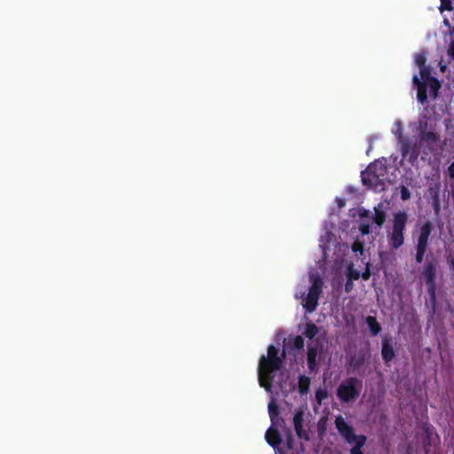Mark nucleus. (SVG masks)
<instances>
[{
  "instance_id": "obj_1",
  "label": "nucleus",
  "mask_w": 454,
  "mask_h": 454,
  "mask_svg": "<svg viewBox=\"0 0 454 454\" xmlns=\"http://www.w3.org/2000/svg\"><path fill=\"white\" fill-rule=\"evenodd\" d=\"M267 351V357L262 355L259 360L258 379L260 386L269 389L273 378L271 374L281 368L286 353L283 351V357H279L278 349L274 345H270Z\"/></svg>"
},
{
  "instance_id": "obj_2",
  "label": "nucleus",
  "mask_w": 454,
  "mask_h": 454,
  "mask_svg": "<svg viewBox=\"0 0 454 454\" xmlns=\"http://www.w3.org/2000/svg\"><path fill=\"white\" fill-rule=\"evenodd\" d=\"M408 222V215L404 211H397L393 214L391 228L387 232L390 246L397 249L404 243V231Z\"/></svg>"
},
{
  "instance_id": "obj_3",
  "label": "nucleus",
  "mask_w": 454,
  "mask_h": 454,
  "mask_svg": "<svg viewBox=\"0 0 454 454\" xmlns=\"http://www.w3.org/2000/svg\"><path fill=\"white\" fill-rule=\"evenodd\" d=\"M420 80L417 75L413 77V83L417 86L418 89V100L424 104L427 100V90L428 88L429 94L433 98L437 97V91L440 89L441 85L439 82L430 75L429 71L427 68H421Z\"/></svg>"
},
{
  "instance_id": "obj_4",
  "label": "nucleus",
  "mask_w": 454,
  "mask_h": 454,
  "mask_svg": "<svg viewBox=\"0 0 454 454\" xmlns=\"http://www.w3.org/2000/svg\"><path fill=\"white\" fill-rule=\"evenodd\" d=\"M311 286L309 289L307 297L302 302V306L309 313H312L317 309L318 299L323 290L324 282L319 275L313 274L310 276Z\"/></svg>"
},
{
  "instance_id": "obj_5",
  "label": "nucleus",
  "mask_w": 454,
  "mask_h": 454,
  "mask_svg": "<svg viewBox=\"0 0 454 454\" xmlns=\"http://www.w3.org/2000/svg\"><path fill=\"white\" fill-rule=\"evenodd\" d=\"M387 160L385 158L376 160L371 164V174L375 180L371 177V187L381 190L383 189L384 181L387 179Z\"/></svg>"
},
{
  "instance_id": "obj_6",
  "label": "nucleus",
  "mask_w": 454,
  "mask_h": 454,
  "mask_svg": "<svg viewBox=\"0 0 454 454\" xmlns=\"http://www.w3.org/2000/svg\"><path fill=\"white\" fill-rule=\"evenodd\" d=\"M358 381L355 378H349L345 382L341 383L337 389V396L343 403H348L355 400L359 395L357 388Z\"/></svg>"
},
{
  "instance_id": "obj_7",
  "label": "nucleus",
  "mask_w": 454,
  "mask_h": 454,
  "mask_svg": "<svg viewBox=\"0 0 454 454\" xmlns=\"http://www.w3.org/2000/svg\"><path fill=\"white\" fill-rule=\"evenodd\" d=\"M335 426L340 434L348 444H353L356 442L361 435H356L354 429L349 426L342 416H338L335 419Z\"/></svg>"
},
{
  "instance_id": "obj_8",
  "label": "nucleus",
  "mask_w": 454,
  "mask_h": 454,
  "mask_svg": "<svg viewBox=\"0 0 454 454\" xmlns=\"http://www.w3.org/2000/svg\"><path fill=\"white\" fill-rule=\"evenodd\" d=\"M435 263L433 262H427L424 266L422 274L426 279L428 293L431 294L434 302L435 301Z\"/></svg>"
},
{
  "instance_id": "obj_9",
  "label": "nucleus",
  "mask_w": 454,
  "mask_h": 454,
  "mask_svg": "<svg viewBox=\"0 0 454 454\" xmlns=\"http://www.w3.org/2000/svg\"><path fill=\"white\" fill-rule=\"evenodd\" d=\"M303 421H304V411L302 410H297L294 412L293 418V423L294 427V430L296 435L306 442L309 441L310 436L309 431L303 428Z\"/></svg>"
},
{
  "instance_id": "obj_10",
  "label": "nucleus",
  "mask_w": 454,
  "mask_h": 454,
  "mask_svg": "<svg viewBox=\"0 0 454 454\" xmlns=\"http://www.w3.org/2000/svg\"><path fill=\"white\" fill-rule=\"evenodd\" d=\"M431 231L432 223L430 222L425 223L420 228L416 248L427 250Z\"/></svg>"
},
{
  "instance_id": "obj_11",
  "label": "nucleus",
  "mask_w": 454,
  "mask_h": 454,
  "mask_svg": "<svg viewBox=\"0 0 454 454\" xmlns=\"http://www.w3.org/2000/svg\"><path fill=\"white\" fill-rule=\"evenodd\" d=\"M388 210V203H380L377 207H374V216L373 221L379 226H381L387 215V211Z\"/></svg>"
},
{
  "instance_id": "obj_12",
  "label": "nucleus",
  "mask_w": 454,
  "mask_h": 454,
  "mask_svg": "<svg viewBox=\"0 0 454 454\" xmlns=\"http://www.w3.org/2000/svg\"><path fill=\"white\" fill-rule=\"evenodd\" d=\"M265 440L271 447H278L282 439L278 429L270 427L265 434Z\"/></svg>"
},
{
  "instance_id": "obj_13",
  "label": "nucleus",
  "mask_w": 454,
  "mask_h": 454,
  "mask_svg": "<svg viewBox=\"0 0 454 454\" xmlns=\"http://www.w3.org/2000/svg\"><path fill=\"white\" fill-rule=\"evenodd\" d=\"M318 354L317 346H309L307 351V362L308 367L310 372H313L317 368V356Z\"/></svg>"
},
{
  "instance_id": "obj_14",
  "label": "nucleus",
  "mask_w": 454,
  "mask_h": 454,
  "mask_svg": "<svg viewBox=\"0 0 454 454\" xmlns=\"http://www.w3.org/2000/svg\"><path fill=\"white\" fill-rule=\"evenodd\" d=\"M419 140L428 145L436 144L440 140V136L434 130H424L419 134Z\"/></svg>"
},
{
  "instance_id": "obj_15",
  "label": "nucleus",
  "mask_w": 454,
  "mask_h": 454,
  "mask_svg": "<svg viewBox=\"0 0 454 454\" xmlns=\"http://www.w3.org/2000/svg\"><path fill=\"white\" fill-rule=\"evenodd\" d=\"M381 354L386 362L390 361L394 356V349L391 341L385 339L382 342Z\"/></svg>"
},
{
  "instance_id": "obj_16",
  "label": "nucleus",
  "mask_w": 454,
  "mask_h": 454,
  "mask_svg": "<svg viewBox=\"0 0 454 454\" xmlns=\"http://www.w3.org/2000/svg\"><path fill=\"white\" fill-rule=\"evenodd\" d=\"M310 386V379L305 375H301L298 380L299 393L303 395L308 394Z\"/></svg>"
},
{
  "instance_id": "obj_17",
  "label": "nucleus",
  "mask_w": 454,
  "mask_h": 454,
  "mask_svg": "<svg viewBox=\"0 0 454 454\" xmlns=\"http://www.w3.org/2000/svg\"><path fill=\"white\" fill-rule=\"evenodd\" d=\"M318 333L317 326L313 322H308L305 325L303 334L309 338L313 339Z\"/></svg>"
},
{
  "instance_id": "obj_18",
  "label": "nucleus",
  "mask_w": 454,
  "mask_h": 454,
  "mask_svg": "<svg viewBox=\"0 0 454 454\" xmlns=\"http://www.w3.org/2000/svg\"><path fill=\"white\" fill-rule=\"evenodd\" d=\"M365 441V436H360L359 439L353 443L354 446L350 450L351 454H363L361 448L364 444Z\"/></svg>"
},
{
  "instance_id": "obj_19",
  "label": "nucleus",
  "mask_w": 454,
  "mask_h": 454,
  "mask_svg": "<svg viewBox=\"0 0 454 454\" xmlns=\"http://www.w3.org/2000/svg\"><path fill=\"white\" fill-rule=\"evenodd\" d=\"M269 414L272 423L275 418L278 415V408L274 401H271L268 405Z\"/></svg>"
},
{
  "instance_id": "obj_20",
  "label": "nucleus",
  "mask_w": 454,
  "mask_h": 454,
  "mask_svg": "<svg viewBox=\"0 0 454 454\" xmlns=\"http://www.w3.org/2000/svg\"><path fill=\"white\" fill-rule=\"evenodd\" d=\"M347 277L353 280H356L360 278V272L353 268V265H349L348 268Z\"/></svg>"
},
{
  "instance_id": "obj_21",
  "label": "nucleus",
  "mask_w": 454,
  "mask_h": 454,
  "mask_svg": "<svg viewBox=\"0 0 454 454\" xmlns=\"http://www.w3.org/2000/svg\"><path fill=\"white\" fill-rule=\"evenodd\" d=\"M399 143H400V146H401L400 150H401L402 156L403 158H405L409 154L410 145L406 140H403L402 138H400Z\"/></svg>"
},
{
  "instance_id": "obj_22",
  "label": "nucleus",
  "mask_w": 454,
  "mask_h": 454,
  "mask_svg": "<svg viewBox=\"0 0 454 454\" xmlns=\"http://www.w3.org/2000/svg\"><path fill=\"white\" fill-rule=\"evenodd\" d=\"M380 326L377 323L375 317H371V334L376 335L380 333Z\"/></svg>"
},
{
  "instance_id": "obj_23",
  "label": "nucleus",
  "mask_w": 454,
  "mask_h": 454,
  "mask_svg": "<svg viewBox=\"0 0 454 454\" xmlns=\"http://www.w3.org/2000/svg\"><path fill=\"white\" fill-rule=\"evenodd\" d=\"M293 344L296 349H301L304 347V340L301 336L297 335L294 338Z\"/></svg>"
},
{
  "instance_id": "obj_24",
  "label": "nucleus",
  "mask_w": 454,
  "mask_h": 454,
  "mask_svg": "<svg viewBox=\"0 0 454 454\" xmlns=\"http://www.w3.org/2000/svg\"><path fill=\"white\" fill-rule=\"evenodd\" d=\"M361 181L364 185H369V166L361 172Z\"/></svg>"
},
{
  "instance_id": "obj_25",
  "label": "nucleus",
  "mask_w": 454,
  "mask_h": 454,
  "mask_svg": "<svg viewBox=\"0 0 454 454\" xmlns=\"http://www.w3.org/2000/svg\"><path fill=\"white\" fill-rule=\"evenodd\" d=\"M410 198H411V192H410L409 189L406 186L402 185L401 186V199H402V200L405 201V200H408Z\"/></svg>"
},
{
  "instance_id": "obj_26",
  "label": "nucleus",
  "mask_w": 454,
  "mask_h": 454,
  "mask_svg": "<svg viewBox=\"0 0 454 454\" xmlns=\"http://www.w3.org/2000/svg\"><path fill=\"white\" fill-rule=\"evenodd\" d=\"M326 397V391L325 389H317L316 391V399L318 403H321V402L325 399Z\"/></svg>"
},
{
  "instance_id": "obj_27",
  "label": "nucleus",
  "mask_w": 454,
  "mask_h": 454,
  "mask_svg": "<svg viewBox=\"0 0 454 454\" xmlns=\"http://www.w3.org/2000/svg\"><path fill=\"white\" fill-rule=\"evenodd\" d=\"M415 61H416V64L419 67L420 69L421 68H427L425 67L426 58H425V56L423 54H418L416 56Z\"/></svg>"
},
{
  "instance_id": "obj_28",
  "label": "nucleus",
  "mask_w": 454,
  "mask_h": 454,
  "mask_svg": "<svg viewBox=\"0 0 454 454\" xmlns=\"http://www.w3.org/2000/svg\"><path fill=\"white\" fill-rule=\"evenodd\" d=\"M452 9L451 1L450 0H441L440 11L443 10L450 11Z\"/></svg>"
},
{
  "instance_id": "obj_29",
  "label": "nucleus",
  "mask_w": 454,
  "mask_h": 454,
  "mask_svg": "<svg viewBox=\"0 0 454 454\" xmlns=\"http://www.w3.org/2000/svg\"><path fill=\"white\" fill-rule=\"evenodd\" d=\"M426 251L427 250L416 248V262L418 263L422 262Z\"/></svg>"
},
{
  "instance_id": "obj_30",
  "label": "nucleus",
  "mask_w": 454,
  "mask_h": 454,
  "mask_svg": "<svg viewBox=\"0 0 454 454\" xmlns=\"http://www.w3.org/2000/svg\"><path fill=\"white\" fill-rule=\"evenodd\" d=\"M418 124H419L418 129L419 130V132L427 130V121L425 119L419 120Z\"/></svg>"
},
{
  "instance_id": "obj_31",
  "label": "nucleus",
  "mask_w": 454,
  "mask_h": 454,
  "mask_svg": "<svg viewBox=\"0 0 454 454\" xmlns=\"http://www.w3.org/2000/svg\"><path fill=\"white\" fill-rule=\"evenodd\" d=\"M286 447L289 450H292L294 448V438L290 432L286 439Z\"/></svg>"
},
{
  "instance_id": "obj_32",
  "label": "nucleus",
  "mask_w": 454,
  "mask_h": 454,
  "mask_svg": "<svg viewBox=\"0 0 454 454\" xmlns=\"http://www.w3.org/2000/svg\"><path fill=\"white\" fill-rule=\"evenodd\" d=\"M352 248H353V251L355 252H360L362 254L363 252V244L358 242V241H356L353 246H352Z\"/></svg>"
},
{
  "instance_id": "obj_33",
  "label": "nucleus",
  "mask_w": 454,
  "mask_h": 454,
  "mask_svg": "<svg viewBox=\"0 0 454 454\" xmlns=\"http://www.w3.org/2000/svg\"><path fill=\"white\" fill-rule=\"evenodd\" d=\"M360 231L364 235H368L369 234V223L361 224Z\"/></svg>"
},
{
  "instance_id": "obj_34",
  "label": "nucleus",
  "mask_w": 454,
  "mask_h": 454,
  "mask_svg": "<svg viewBox=\"0 0 454 454\" xmlns=\"http://www.w3.org/2000/svg\"><path fill=\"white\" fill-rule=\"evenodd\" d=\"M362 278H363L364 280L369 279V262H366V264H365L364 270V271H363V273H362Z\"/></svg>"
},
{
  "instance_id": "obj_35",
  "label": "nucleus",
  "mask_w": 454,
  "mask_h": 454,
  "mask_svg": "<svg viewBox=\"0 0 454 454\" xmlns=\"http://www.w3.org/2000/svg\"><path fill=\"white\" fill-rule=\"evenodd\" d=\"M447 173L451 179H454V161L449 166Z\"/></svg>"
},
{
  "instance_id": "obj_36",
  "label": "nucleus",
  "mask_w": 454,
  "mask_h": 454,
  "mask_svg": "<svg viewBox=\"0 0 454 454\" xmlns=\"http://www.w3.org/2000/svg\"><path fill=\"white\" fill-rule=\"evenodd\" d=\"M353 286V281L348 278L347 282L345 284V290L346 292H350Z\"/></svg>"
},
{
  "instance_id": "obj_37",
  "label": "nucleus",
  "mask_w": 454,
  "mask_h": 454,
  "mask_svg": "<svg viewBox=\"0 0 454 454\" xmlns=\"http://www.w3.org/2000/svg\"><path fill=\"white\" fill-rule=\"evenodd\" d=\"M336 203L339 207H343L346 204V201L342 198H336Z\"/></svg>"
},
{
  "instance_id": "obj_38",
  "label": "nucleus",
  "mask_w": 454,
  "mask_h": 454,
  "mask_svg": "<svg viewBox=\"0 0 454 454\" xmlns=\"http://www.w3.org/2000/svg\"><path fill=\"white\" fill-rule=\"evenodd\" d=\"M449 55H450L454 59V41L451 42L448 50Z\"/></svg>"
},
{
  "instance_id": "obj_39",
  "label": "nucleus",
  "mask_w": 454,
  "mask_h": 454,
  "mask_svg": "<svg viewBox=\"0 0 454 454\" xmlns=\"http://www.w3.org/2000/svg\"><path fill=\"white\" fill-rule=\"evenodd\" d=\"M356 192H357V189L353 187V186H348L347 188V192L348 193L353 194V193H356Z\"/></svg>"
},
{
  "instance_id": "obj_40",
  "label": "nucleus",
  "mask_w": 454,
  "mask_h": 454,
  "mask_svg": "<svg viewBox=\"0 0 454 454\" xmlns=\"http://www.w3.org/2000/svg\"><path fill=\"white\" fill-rule=\"evenodd\" d=\"M443 23H444V25H445V26H447V27H450V21H449L447 19H445V20H443Z\"/></svg>"
},
{
  "instance_id": "obj_41",
  "label": "nucleus",
  "mask_w": 454,
  "mask_h": 454,
  "mask_svg": "<svg viewBox=\"0 0 454 454\" xmlns=\"http://www.w3.org/2000/svg\"><path fill=\"white\" fill-rule=\"evenodd\" d=\"M368 214H369V211H368V210H364V213H363V215H364V216H367V215H368Z\"/></svg>"
},
{
  "instance_id": "obj_42",
  "label": "nucleus",
  "mask_w": 454,
  "mask_h": 454,
  "mask_svg": "<svg viewBox=\"0 0 454 454\" xmlns=\"http://www.w3.org/2000/svg\"><path fill=\"white\" fill-rule=\"evenodd\" d=\"M364 321L367 325H369V316L364 318Z\"/></svg>"
},
{
  "instance_id": "obj_43",
  "label": "nucleus",
  "mask_w": 454,
  "mask_h": 454,
  "mask_svg": "<svg viewBox=\"0 0 454 454\" xmlns=\"http://www.w3.org/2000/svg\"><path fill=\"white\" fill-rule=\"evenodd\" d=\"M413 156L416 158L418 156V152H414Z\"/></svg>"
},
{
  "instance_id": "obj_44",
  "label": "nucleus",
  "mask_w": 454,
  "mask_h": 454,
  "mask_svg": "<svg viewBox=\"0 0 454 454\" xmlns=\"http://www.w3.org/2000/svg\"><path fill=\"white\" fill-rule=\"evenodd\" d=\"M365 153H366V154H369V148H368V149H366Z\"/></svg>"
},
{
  "instance_id": "obj_45",
  "label": "nucleus",
  "mask_w": 454,
  "mask_h": 454,
  "mask_svg": "<svg viewBox=\"0 0 454 454\" xmlns=\"http://www.w3.org/2000/svg\"><path fill=\"white\" fill-rule=\"evenodd\" d=\"M451 33H454V27H453V31H451Z\"/></svg>"
}]
</instances>
